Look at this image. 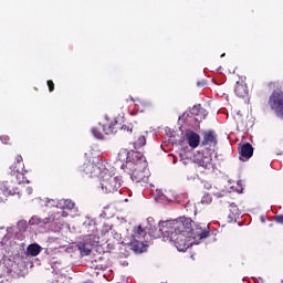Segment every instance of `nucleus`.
I'll return each instance as SVG.
<instances>
[{
	"label": "nucleus",
	"instance_id": "obj_1",
	"mask_svg": "<svg viewBox=\"0 0 283 283\" xmlns=\"http://www.w3.org/2000/svg\"><path fill=\"white\" fill-rule=\"evenodd\" d=\"M118 129L122 132V134H132L134 132V125L133 124H120L118 123V119H109L108 116H105L103 122L98 124V127H95L92 129V134L95 138H103V134L109 135V134H116Z\"/></svg>",
	"mask_w": 283,
	"mask_h": 283
},
{
	"label": "nucleus",
	"instance_id": "obj_2",
	"mask_svg": "<svg viewBox=\"0 0 283 283\" xmlns=\"http://www.w3.org/2000/svg\"><path fill=\"white\" fill-rule=\"evenodd\" d=\"M191 224L193 220L187 217H179L175 220L160 221L159 222V232L160 233H184L189 235L191 231Z\"/></svg>",
	"mask_w": 283,
	"mask_h": 283
},
{
	"label": "nucleus",
	"instance_id": "obj_3",
	"mask_svg": "<svg viewBox=\"0 0 283 283\" xmlns=\"http://www.w3.org/2000/svg\"><path fill=\"white\" fill-rule=\"evenodd\" d=\"M164 242H172L177 250L179 251H187L189 247H193L196 244L193 242V239H191L190 234L185 233H174V232H167V233H160Z\"/></svg>",
	"mask_w": 283,
	"mask_h": 283
},
{
	"label": "nucleus",
	"instance_id": "obj_4",
	"mask_svg": "<svg viewBox=\"0 0 283 283\" xmlns=\"http://www.w3.org/2000/svg\"><path fill=\"white\" fill-rule=\"evenodd\" d=\"M99 178L101 188L106 193H114L115 191H118V189H120L122 180L119 179V177L112 176V174H109V170L103 169L102 176H99Z\"/></svg>",
	"mask_w": 283,
	"mask_h": 283
},
{
	"label": "nucleus",
	"instance_id": "obj_5",
	"mask_svg": "<svg viewBox=\"0 0 283 283\" xmlns=\"http://www.w3.org/2000/svg\"><path fill=\"white\" fill-rule=\"evenodd\" d=\"M10 176H14L17 184L21 185L23 182H28L25 178V165L23 164V157L21 155L15 156V161L10 166Z\"/></svg>",
	"mask_w": 283,
	"mask_h": 283
},
{
	"label": "nucleus",
	"instance_id": "obj_6",
	"mask_svg": "<svg viewBox=\"0 0 283 283\" xmlns=\"http://www.w3.org/2000/svg\"><path fill=\"white\" fill-rule=\"evenodd\" d=\"M268 105L279 118H283V91H273L269 97Z\"/></svg>",
	"mask_w": 283,
	"mask_h": 283
},
{
	"label": "nucleus",
	"instance_id": "obj_7",
	"mask_svg": "<svg viewBox=\"0 0 283 283\" xmlns=\"http://www.w3.org/2000/svg\"><path fill=\"white\" fill-rule=\"evenodd\" d=\"M195 244H198L200 240H206L211 235V231H209V226L202 223H191L189 234Z\"/></svg>",
	"mask_w": 283,
	"mask_h": 283
},
{
	"label": "nucleus",
	"instance_id": "obj_8",
	"mask_svg": "<svg viewBox=\"0 0 283 283\" xmlns=\"http://www.w3.org/2000/svg\"><path fill=\"white\" fill-rule=\"evenodd\" d=\"M101 242V238L96 234H88L84 241L77 243V250L80 251V255L85 258L92 253V250L96 244Z\"/></svg>",
	"mask_w": 283,
	"mask_h": 283
},
{
	"label": "nucleus",
	"instance_id": "obj_9",
	"mask_svg": "<svg viewBox=\"0 0 283 283\" xmlns=\"http://www.w3.org/2000/svg\"><path fill=\"white\" fill-rule=\"evenodd\" d=\"M125 167H147V159L143 153L130 150L127 153L126 165H122V169H125Z\"/></svg>",
	"mask_w": 283,
	"mask_h": 283
},
{
	"label": "nucleus",
	"instance_id": "obj_10",
	"mask_svg": "<svg viewBox=\"0 0 283 283\" xmlns=\"http://www.w3.org/2000/svg\"><path fill=\"white\" fill-rule=\"evenodd\" d=\"M202 138L201 147L209 149V151H216V147L218 146V134H216V130H205Z\"/></svg>",
	"mask_w": 283,
	"mask_h": 283
},
{
	"label": "nucleus",
	"instance_id": "obj_11",
	"mask_svg": "<svg viewBox=\"0 0 283 283\" xmlns=\"http://www.w3.org/2000/svg\"><path fill=\"white\" fill-rule=\"evenodd\" d=\"M80 171L90 178H101L103 176V169H101V166L91 161L84 163L80 167Z\"/></svg>",
	"mask_w": 283,
	"mask_h": 283
},
{
	"label": "nucleus",
	"instance_id": "obj_12",
	"mask_svg": "<svg viewBox=\"0 0 283 283\" xmlns=\"http://www.w3.org/2000/svg\"><path fill=\"white\" fill-rule=\"evenodd\" d=\"M130 178L133 182H147L149 180V169L143 166H135L132 168Z\"/></svg>",
	"mask_w": 283,
	"mask_h": 283
},
{
	"label": "nucleus",
	"instance_id": "obj_13",
	"mask_svg": "<svg viewBox=\"0 0 283 283\" xmlns=\"http://www.w3.org/2000/svg\"><path fill=\"white\" fill-rule=\"evenodd\" d=\"M240 160L247 163L253 156V146L249 143L239 146Z\"/></svg>",
	"mask_w": 283,
	"mask_h": 283
},
{
	"label": "nucleus",
	"instance_id": "obj_14",
	"mask_svg": "<svg viewBox=\"0 0 283 283\" xmlns=\"http://www.w3.org/2000/svg\"><path fill=\"white\" fill-rule=\"evenodd\" d=\"M198 169H205V171H213V158L211 155L202 156L196 160Z\"/></svg>",
	"mask_w": 283,
	"mask_h": 283
},
{
	"label": "nucleus",
	"instance_id": "obj_15",
	"mask_svg": "<svg viewBox=\"0 0 283 283\" xmlns=\"http://www.w3.org/2000/svg\"><path fill=\"white\" fill-rule=\"evenodd\" d=\"M17 193V189L12 188L8 181L2 182L0 186V202H3L8 196H14Z\"/></svg>",
	"mask_w": 283,
	"mask_h": 283
},
{
	"label": "nucleus",
	"instance_id": "obj_16",
	"mask_svg": "<svg viewBox=\"0 0 283 283\" xmlns=\"http://www.w3.org/2000/svg\"><path fill=\"white\" fill-rule=\"evenodd\" d=\"M129 247L135 253H145V251H147V244H145V240L132 239Z\"/></svg>",
	"mask_w": 283,
	"mask_h": 283
},
{
	"label": "nucleus",
	"instance_id": "obj_17",
	"mask_svg": "<svg viewBox=\"0 0 283 283\" xmlns=\"http://www.w3.org/2000/svg\"><path fill=\"white\" fill-rule=\"evenodd\" d=\"M186 140L188 142L189 147L196 149V147L200 145V135L193 130L187 132Z\"/></svg>",
	"mask_w": 283,
	"mask_h": 283
},
{
	"label": "nucleus",
	"instance_id": "obj_18",
	"mask_svg": "<svg viewBox=\"0 0 283 283\" xmlns=\"http://www.w3.org/2000/svg\"><path fill=\"white\" fill-rule=\"evenodd\" d=\"M234 93L239 98H247L249 96V88L243 82H237Z\"/></svg>",
	"mask_w": 283,
	"mask_h": 283
},
{
	"label": "nucleus",
	"instance_id": "obj_19",
	"mask_svg": "<svg viewBox=\"0 0 283 283\" xmlns=\"http://www.w3.org/2000/svg\"><path fill=\"white\" fill-rule=\"evenodd\" d=\"M146 235H147V231H145V229H143L142 226H138L133 229L132 240L145 241Z\"/></svg>",
	"mask_w": 283,
	"mask_h": 283
},
{
	"label": "nucleus",
	"instance_id": "obj_20",
	"mask_svg": "<svg viewBox=\"0 0 283 283\" xmlns=\"http://www.w3.org/2000/svg\"><path fill=\"white\" fill-rule=\"evenodd\" d=\"M230 213L228 214L229 222H235L238 218H240V209L237 207L235 203H231L229 206Z\"/></svg>",
	"mask_w": 283,
	"mask_h": 283
},
{
	"label": "nucleus",
	"instance_id": "obj_21",
	"mask_svg": "<svg viewBox=\"0 0 283 283\" xmlns=\"http://www.w3.org/2000/svg\"><path fill=\"white\" fill-rule=\"evenodd\" d=\"M57 207L63 210L67 209V211H72V209L76 207V203H74L72 199H61L57 203Z\"/></svg>",
	"mask_w": 283,
	"mask_h": 283
},
{
	"label": "nucleus",
	"instance_id": "obj_22",
	"mask_svg": "<svg viewBox=\"0 0 283 283\" xmlns=\"http://www.w3.org/2000/svg\"><path fill=\"white\" fill-rule=\"evenodd\" d=\"M28 255H31L32 258H36L39 253H41V245L36 243L29 244L27 248Z\"/></svg>",
	"mask_w": 283,
	"mask_h": 283
},
{
	"label": "nucleus",
	"instance_id": "obj_23",
	"mask_svg": "<svg viewBox=\"0 0 283 283\" xmlns=\"http://www.w3.org/2000/svg\"><path fill=\"white\" fill-rule=\"evenodd\" d=\"M196 116H197L196 120L198 123H202V120H205V118H207V116H209V112H207V109L201 107V109L199 111V113Z\"/></svg>",
	"mask_w": 283,
	"mask_h": 283
},
{
	"label": "nucleus",
	"instance_id": "obj_24",
	"mask_svg": "<svg viewBox=\"0 0 283 283\" xmlns=\"http://www.w3.org/2000/svg\"><path fill=\"white\" fill-rule=\"evenodd\" d=\"M135 148L145 147L147 145V138L144 135H140L137 140L134 143Z\"/></svg>",
	"mask_w": 283,
	"mask_h": 283
},
{
	"label": "nucleus",
	"instance_id": "obj_25",
	"mask_svg": "<svg viewBox=\"0 0 283 283\" xmlns=\"http://www.w3.org/2000/svg\"><path fill=\"white\" fill-rule=\"evenodd\" d=\"M202 109V105L198 104L192 106V108L190 109V114H192L193 116H197V114H200V111Z\"/></svg>",
	"mask_w": 283,
	"mask_h": 283
},
{
	"label": "nucleus",
	"instance_id": "obj_26",
	"mask_svg": "<svg viewBox=\"0 0 283 283\" xmlns=\"http://www.w3.org/2000/svg\"><path fill=\"white\" fill-rule=\"evenodd\" d=\"M201 186H202V189H205L206 191H210V189H212L211 182L207 180H202Z\"/></svg>",
	"mask_w": 283,
	"mask_h": 283
},
{
	"label": "nucleus",
	"instance_id": "obj_27",
	"mask_svg": "<svg viewBox=\"0 0 283 283\" xmlns=\"http://www.w3.org/2000/svg\"><path fill=\"white\" fill-rule=\"evenodd\" d=\"M211 201L212 199L210 195H207L201 199L202 205H211Z\"/></svg>",
	"mask_w": 283,
	"mask_h": 283
},
{
	"label": "nucleus",
	"instance_id": "obj_28",
	"mask_svg": "<svg viewBox=\"0 0 283 283\" xmlns=\"http://www.w3.org/2000/svg\"><path fill=\"white\" fill-rule=\"evenodd\" d=\"M274 222L277 224H283V214L274 216L273 217Z\"/></svg>",
	"mask_w": 283,
	"mask_h": 283
},
{
	"label": "nucleus",
	"instance_id": "obj_29",
	"mask_svg": "<svg viewBox=\"0 0 283 283\" xmlns=\"http://www.w3.org/2000/svg\"><path fill=\"white\" fill-rule=\"evenodd\" d=\"M97 262H98L97 260L92 261L93 266H95V269H97V270H99V271H104L105 265H103V264H96Z\"/></svg>",
	"mask_w": 283,
	"mask_h": 283
},
{
	"label": "nucleus",
	"instance_id": "obj_30",
	"mask_svg": "<svg viewBox=\"0 0 283 283\" xmlns=\"http://www.w3.org/2000/svg\"><path fill=\"white\" fill-rule=\"evenodd\" d=\"M48 87H49V92H53L54 91V82L52 80H49L46 82Z\"/></svg>",
	"mask_w": 283,
	"mask_h": 283
},
{
	"label": "nucleus",
	"instance_id": "obj_31",
	"mask_svg": "<svg viewBox=\"0 0 283 283\" xmlns=\"http://www.w3.org/2000/svg\"><path fill=\"white\" fill-rule=\"evenodd\" d=\"M0 139L3 145H8L10 143V137L8 136H1Z\"/></svg>",
	"mask_w": 283,
	"mask_h": 283
},
{
	"label": "nucleus",
	"instance_id": "obj_32",
	"mask_svg": "<svg viewBox=\"0 0 283 283\" xmlns=\"http://www.w3.org/2000/svg\"><path fill=\"white\" fill-rule=\"evenodd\" d=\"M32 187H27L25 192L28 193V196H32Z\"/></svg>",
	"mask_w": 283,
	"mask_h": 283
},
{
	"label": "nucleus",
	"instance_id": "obj_33",
	"mask_svg": "<svg viewBox=\"0 0 283 283\" xmlns=\"http://www.w3.org/2000/svg\"><path fill=\"white\" fill-rule=\"evenodd\" d=\"M67 216H69L67 211H62V217L63 218H67Z\"/></svg>",
	"mask_w": 283,
	"mask_h": 283
},
{
	"label": "nucleus",
	"instance_id": "obj_34",
	"mask_svg": "<svg viewBox=\"0 0 283 283\" xmlns=\"http://www.w3.org/2000/svg\"><path fill=\"white\" fill-rule=\"evenodd\" d=\"M186 211H189V205L186 206Z\"/></svg>",
	"mask_w": 283,
	"mask_h": 283
},
{
	"label": "nucleus",
	"instance_id": "obj_35",
	"mask_svg": "<svg viewBox=\"0 0 283 283\" xmlns=\"http://www.w3.org/2000/svg\"><path fill=\"white\" fill-rule=\"evenodd\" d=\"M154 238H160V234L157 233L156 235H154Z\"/></svg>",
	"mask_w": 283,
	"mask_h": 283
},
{
	"label": "nucleus",
	"instance_id": "obj_36",
	"mask_svg": "<svg viewBox=\"0 0 283 283\" xmlns=\"http://www.w3.org/2000/svg\"><path fill=\"white\" fill-rule=\"evenodd\" d=\"M197 85H198V86H201V85H202V83H200V82H199V83H197Z\"/></svg>",
	"mask_w": 283,
	"mask_h": 283
},
{
	"label": "nucleus",
	"instance_id": "obj_37",
	"mask_svg": "<svg viewBox=\"0 0 283 283\" xmlns=\"http://www.w3.org/2000/svg\"><path fill=\"white\" fill-rule=\"evenodd\" d=\"M185 116H187V113H184L182 118H185Z\"/></svg>",
	"mask_w": 283,
	"mask_h": 283
},
{
	"label": "nucleus",
	"instance_id": "obj_38",
	"mask_svg": "<svg viewBox=\"0 0 283 283\" xmlns=\"http://www.w3.org/2000/svg\"><path fill=\"white\" fill-rule=\"evenodd\" d=\"M101 260H103V256H99V258H98V261H99V262H101Z\"/></svg>",
	"mask_w": 283,
	"mask_h": 283
},
{
	"label": "nucleus",
	"instance_id": "obj_39",
	"mask_svg": "<svg viewBox=\"0 0 283 283\" xmlns=\"http://www.w3.org/2000/svg\"><path fill=\"white\" fill-rule=\"evenodd\" d=\"M201 174H205V170H199Z\"/></svg>",
	"mask_w": 283,
	"mask_h": 283
},
{
	"label": "nucleus",
	"instance_id": "obj_40",
	"mask_svg": "<svg viewBox=\"0 0 283 283\" xmlns=\"http://www.w3.org/2000/svg\"><path fill=\"white\" fill-rule=\"evenodd\" d=\"M221 56H224V53H223V54H221Z\"/></svg>",
	"mask_w": 283,
	"mask_h": 283
}]
</instances>
